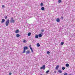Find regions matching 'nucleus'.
Masks as SVG:
<instances>
[{"instance_id": "c756f323", "label": "nucleus", "mask_w": 75, "mask_h": 75, "mask_svg": "<svg viewBox=\"0 0 75 75\" xmlns=\"http://www.w3.org/2000/svg\"><path fill=\"white\" fill-rule=\"evenodd\" d=\"M30 49L31 50H33V49L32 47H30Z\"/></svg>"}, {"instance_id": "6e6552de", "label": "nucleus", "mask_w": 75, "mask_h": 75, "mask_svg": "<svg viewBox=\"0 0 75 75\" xmlns=\"http://www.w3.org/2000/svg\"><path fill=\"white\" fill-rule=\"evenodd\" d=\"M5 21V20L4 19H2V21H1V23H4Z\"/></svg>"}, {"instance_id": "2eb2a0df", "label": "nucleus", "mask_w": 75, "mask_h": 75, "mask_svg": "<svg viewBox=\"0 0 75 75\" xmlns=\"http://www.w3.org/2000/svg\"><path fill=\"white\" fill-rule=\"evenodd\" d=\"M18 32H19V30H17L16 31H15V33H18Z\"/></svg>"}, {"instance_id": "c9c22d12", "label": "nucleus", "mask_w": 75, "mask_h": 75, "mask_svg": "<svg viewBox=\"0 0 75 75\" xmlns=\"http://www.w3.org/2000/svg\"><path fill=\"white\" fill-rule=\"evenodd\" d=\"M55 73H56V71H55Z\"/></svg>"}, {"instance_id": "393cba45", "label": "nucleus", "mask_w": 75, "mask_h": 75, "mask_svg": "<svg viewBox=\"0 0 75 75\" xmlns=\"http://www.w3.org/2000/svg\"><path fill=\"white\" fill-rule=\"evenodd\" d=\"M58 2H59V3H61V0H59Z\"/></svg>"}, {"instance_id": "7c9ffc66", "label": "nucleus", "mask_w": 75, "mask_h": 75, "mask_svg": "<svg viewBox=\"0 0 75 75\" xmlns=\"http://www.w3.org/2000/svg\"><path fill=\"white\" fill-rule=\"evenodd\" d=\"M9 75H11V72L9 73Z\"/></svg>"}, {"instance_id": "f257e3e1", "label": "nucleus", "mask_w": 75, "mask_h": 75, "mask_svg": "<svg viewBox=\"0 0 75 75\" xmlns=\"http://www.w3.org/2000/svg\"><path fill=\"white\" fill-rule=\"evenodd\" d=\"M9 23L10 21H9V19H8L5 23L6 26H8V24H9Z\"/></svg>"}, {"instance_id": "a211bd4d", "label": "nucleus", "mask_w": 75, "mask_h": 75, "mask_svg": "<svg viewBox=\"0 0 75 75\" xmlns=\"http://www.w3.org/2000/svg\"><path fill=\"white\" fill-rule=\"evenodd\" d=\"M40 45L38 43L37 44V47H40Z\"/></svg>"}, {"instance_id": "4be33fe9", "label": "nucleus", "mask_w": 75, "mask_h": 75, "mask_svg": "<svg viewBox=\"0 0 75 75\" xmlns=\"http://www.w3.org/2000/svg\"><path fill=\"white\" fill-rule=\"evenodd\" d=\"M23 42H24L25 43V42H27V41L24 40L23 41Z\"/></svg>"}, {"instance_id": "412c9836", "label": "nucleus", "mask_w": 75, "mask_h": 75, "mask_svg": "<svg viewBox=\"0 0 75 75\" xmlns=\"http://www.w3.org/2000/svg\"><path fill=\"white\" fill-rule=\"evenodd\" d=\"M25 52V50H24L23 51V52H22V53H23H23H24Z\"/></svg>"}, {"instance_id": "5701e85b", "label": "nucleus", "mask_w": 75, "mask_h": 75, "mask_svg": "<svg viewBox=\"0 0 75 75\" xmlns=\"http://www.w3.org/2000/svg\"><path fill=\"white\" fill-rule=\"evenodd\" d=\"M48 72H49V70H48L46 72V73H47V74H48Z\"/></svg>"}, {"instance_id": "473e14b6", "label": "nucleus", "mask_w": 75, "mask_h": 75, "mask_svg": "<svg viewBox=\"0 0 75 75\" xmlns=\"http://www.w3.org/2000/svg\"><path fill=\"white\" fill-rule=\"evenodd\" d=\"M61 18L62 19H64V17H61Z\"/></svg>"}, {"instance_id": "1a4fd4ad", "label": "nucleus", "mask_w": 75, "mask_h": 75, "mask_svg": "<svg viewBox=\"0 0 75 75\" xmlns=\"http://www.w3.org/2000/svg\"><path fill=\"white\" fill-rule=\"evenodd\" d=\"M69 66V65L68 64H66V67H68Z\"/></svg>"}, {"instance_id": "a878e982", "label": "nucleus", "mask_w": 75, "mask_h": 75, "mask_svg": "<svg viewBox=\"0 0 75 75\" xmlns=\"http://www.w3.org/2000/svg\"><path fill=\"white\" fill-rule=\"evenodd\" d=\"M47 54H50V52L48 51L47 52Z\"/></svg>"}, {"instance_id": "dca6fc26", "label": "nucleus", "mask_w": 75, "mask_h": 75, "mask_svg": "<svg viewBox=\"0 0 75 75\" xmlns=\"http://www.w3.org/2000/svg\"><path fill=\"white\" fill-rule=\"evenodd\" d=\"M28 36H30V35H31V33H29L28 34Z\"/></svg>"}, {"instance_id": "9d476101", "label": "nucleus", "mask_w": 75, "mask_h": 75, "mask_svg": "<svg viewBox=\"0 0 75 75\" xmlns=\"http://www.w3.org/2000/svg\"><path fill=\"white\" fill-rule=\"evenodd\" d=\"M28 49V47H24V50H27Z\"/></svg>"}, {"instance_id": "2f4dec72", "label": "nucleus", "mask_w": 75, "mask_h": 75, "mask_svg": "<svg viewBox=\"0 0 75 75\" xmlns=\"http://www.w3.org/2000/svg\"><path fill=\"white\" fill-rule=\"evenodd\" d=\"M31 51L32 52H33V49L32 50H31Z\"/></svg>"}, {"instance_id": "20e7f679", "label": "nucleus", "mask_w": 75, "mask_h": 75, "mask_svg": "<svg viewBox=\"0 0 75 75\" xmlns=\"http://www.w3.org/2000/svg\"><path fill=\"white\" fill-rule=\"evenodd\" d=\"M29 53H30V51L29 50L28 51H26V54H28Z\"/></svg>"}, {"instance_id": "f8f14e48", "label": "nucleus", "mask_w": 75, "mask_h": 75, "mask_svg": "<svg viewBox=\"0 0 75 75\" xmlns=\"http://www.w3.org/2000/svg\"><path fill=\"white\" fill-rule=\"evenodd\" d=\"M42 36V35H41V34H39L38 35V36L39 37H41Z\"/></svg>"}, {"instance_id": "4468645a", "label": "nucleus", "mask_w": 75, "mask_h": 75, "mask_svg": "<svg viewBox=\"0 0 75 75\" xmlns=\"http://www.w3.org/2000/svg\"><path fill=\"white\" fill-rule=\"evenodd\" d=\"M16 37H20V35L18 34H17L16 35Z\"/></svg>"}, {"instance_id": "f3484780", "label": "nucleus", "mask_w": 75, "mask_h": 75, "mask_svg": "<svg viewBox=\"0 0 75 75\" xmlns=\"http://www.w3.org/2000/svg\"><path fill=\"white\" fill-rule=\"evenodd\" d=\"M64 42H61V45H64Z\"/></svg>"}, {"instance_id": "f03ea898", "label": "nucleus", "mask_w": 75, "mask_h": 75, "mask_svg": "<svg viewBox=\"0 0 75 75\" xmlns=\"http://www.w3.org/2000/svg\"><path fill=\"white\" fill-rule=\"evenodd\" d=\"M10 21L11 23H14L15 21L14 19H13V18H11V19L10 20Z\"/></svg>"}, {"instance_id": "b1692460", "label": "nucleus", "mask_w": 75, "mask_h": 75, "mask_svg": "<svg viewBox=\"0 0 75 75\" xmlns=\"http://www.w3.org/2000/svg\"><path fill=\"white\" fill-rule=\"evenodd\" d=\"M64 75H68V74L65 73L64 74Z\"/></svg>"}, {"instance_id": "bb28decb", "label": "nucleus", "mask_w": 75, "mask_h": 75, "mask_svg": "<svg viewBox=\"0 0 75 75\" xmlns=\"http://www.w3.org/2000/svg\"><path fill=\"white\" fill-rule=\"evenodd\" d=\"M41 31H42V32H44V30H41Z\"/></svg>"}, {"instance_id": "9b49d317", "label": "nucleus", "mask_w": 75, "mask_h": 75, "mask_svg": "<svg viewBox=\"0 0 75 75\" xmlns=\"http://www.w3.org/2000/svg\"><path fill=\"white\" fill-rule=\"evenodd\" d=\"M42 10H45V8L44 7H42L41 8Z\"/></svg>"}, {"instance_id": "e433bc0d", "label": "nucleus", "mask_w": 75, "mask_h": 75, "mask_svg": "<svg viewBox=\"0 0 75 75\" xmlns=\"http://www.w3.org/2000/svg\"><path fill=\"white\" fill-rule=\"evenodd\" d=\"M40 75H42V74H40Z\"/></svg>"}, {"instance_id": "0eeeda50", "label": "nucleus", "mask_w": 75, "mask_h": 75, "mask_svg": "<svg viewBox=\"0 0 75 75\" xmlns=\"http://www.w3.org/2000/svg\"><path fill=\"white\" fill-rule=\"evenodd\" d=\"M56 21L57 22H59V21H60V20H59V19L57 18L56 19Z\"/></svg>"}, {"instance_id": "423d86ee", "label": "nucleus", "mask_w": 75, "mask_h": 75, "mask_svg": "<svg viewBox=\"0 0 75 75\" xmlns=\"http://www.w3.org/2000/svg\"><path fill=\"white\" fill-rule=\"evenodd\" d=\"M59 68V65H57L56 67V69L58 70Z\"/></svg>"}, {"instance_id": "cd10ccee", "label": "nucleus", "mask_w": 75, "mask_h": 75, "mask_svg": "<svg viewBox=\"0 0 75 75\" xmlns=\"http://www.w3.org/2000/svg\"><path fill=\"white\" fill-rule=\"evenodd\" d=\"M5 19H7V16H5Z\"/></svg>"}, {"instance_id": "7ed1b4c3", "label": "nucleus", "mask_w": 75, "mask_h": 75, "mask_svg": "<svg viewBox=\"0 0 75 75\" xmlns=\"http://www.w3.org/2000/svg\"><path fill=\"white\" fill-rule=\"evenodd\" d=\"M45 65H43L42 66V67H41L40 68V69H43L44 70H45Z\"/></svg>"}, {"instance_id": "c85d7f7f", "label": "nucleus", "mask_w": 75, "mask_h": 75, "mask_svg": "<svg viewBox=\"0 0 75 75\" xmlns=\"http://www.w3.org/2000/svg\"><path fill=\"white\" fill-rule=\"evenodd\" d=\"M4 7H5V6H4V5H3L2 6V8Z\"/></svg>"}, {"instance_id": "6ab92c4d", "label": "nucleus", "mask_w": 75, "mask_h": 75, "mask_svg": "<svg viewBox=\"0 0 75 75\" xmlns=\"http://www.w3.org/2000/svg\"><path fill=\"white\" fill-rule=\"evenodd\" d=\"M40 5H41V6L42 7V6H44V4H43L42 3H41V4H40Z\"/></svg>"}, {"instance_id": "39448f33", "label": "nucleus", "mask_w": 75, "mask_h": 75, "mask_svg": "<svg viewBox=\"0 0 75 75\" xmlns=\"http://www.w3.org/2000/svg\"><path fill=\"white\" fill-rule=\"evenodd\" d=\"M58 71L59 72V73H62V71L60 70H58Z\"/></svg>"}, {"instance_id": "aec40b11", "label": "nucleus", "mask_w": 75, "mask_h": 75, "mask_svg": "<svg viewBox=\"0 0 75 75\" xmlns=\"http://www.w3.org/2000/svg\"><path fill=\"white\" fill-rule=\"evenodd\" d=\"M62 69L63 70H64L65 69V67H63L62 68Z\"/></svg>"}, {"instance_id": "ddd939ff", "label": "nucleus", "mask_w": 75, "mask_h": 75, "mask_svg": "<svg viewBox=\"0 0 75 75\" xmlns=\"http://www.w3.org/2000/svg\"><path fill=\"white\" fill-rule=\"evenodd\" d=\"M35 38H38V35H35Z\"/></svg>"}, {"instance_id": "72a5a7b5", "label": "nucleus", "mask_w": 75, "mask_h": 75, "mask_svg": "<svg viewBox=\"0 0 75 75\" xmlns=\"http://www.w3.org/2000/svg\"><path fill=\"white\" fill-rule=\"evenodd\" d=\"M29 47H30V48H31V45H30Z\"/></svg>"}, {"instance_id": "f704fd0d", "label": "nucleus", "mask_w": 75, "mask_h": 75, "mask_svg": "<svg viewBox=\"0 0 75 75\" xmlns=\"http://www.w3.org/2000/svg\"><path fill=\"white\" fill-rule=\"evenodd\" d=\"M40 34H43V33H40Z\"/></svg>"}]
</instances>
